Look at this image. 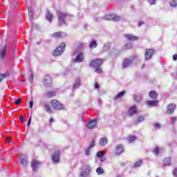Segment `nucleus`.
Masks as SVG:
<instances>
[{
	"instance_id": "obj_3",
	"label": "nucleus",
	"mask_w": 177,
	"mask_h": 177,
	"mask_svg": "<svg viewBox=\"0 0 177 177\" xmlns=\"http://www.w3.org/2000/svg\"><path fill=\"white\" fill-rule=\"evenodd\" d=\"M43 82L46 88H50V86H52L53 80H52L50 76L46 75L44 77Z\"/></svg>"
},
{
	"instance_id": "obj_14",
	"label": "nucleus",
	"mask_w": 177,
	"mask_h": 177,
	"mask_svg": "<svg viewBox=\"0 0 177 177\" xmlns=\"http://www.w3.org/2000/svg\"><path fill=\"white\" fill-rule=\"evenodd\" d=\"M54 38H64V37H67V34L64 32H56L53 35Z\"/></svg>"
},
{
	"instance_id": "obj_45",
	"label": "nucleus",
	"mask_w": 177,
	"mask_h": 177,
	"mask_svg": "<svg viewBox=\"0 0 177 177\" xmlns=\"http://www.w3.org/2000/svg\"><path fill=\"white\" fill-rule=\"evenodd\" d=\"M33 81H34V75L31 73L29 77V82H30V84H32Z\"/></svg>"
},
{
	"instance_id": "obj_44",
	"label": "nucleus",
	"mask_w": 177,
	"mask_h": 177,
	"mask_svg": "<svg viewBox=\"0 0 177 177\" xmlns=\"http://www.w3.org/2000/svg\"><path fill=\"white\" fill-rule=\"evenodd\" d=\"M142 165V160H139L135 163L134 168L136 167H140Z\"/></svg>"
},
{
	"instance_id": "obj_50",
	"label": "nucleus",
	"mask_w": 177,
	"mask_h": 177,
	"mask_svg": "<svg viewBox=\"0 0 177 177\" xmlns=\"http://www.w3.org/2000/svg\"><path fill=\"white\" fill-rule=\"evenodd\" d=\"M156 0H148V2L150 3V5H155Z\"/></svg>"
},
{
	"instance_id": "obj_33",
	"label": "nucleus",
	"mask_w": 177,
	"mask_h": 177,
	"mask_svg": "<svg viewBox=\"0 0 177 177\" xmlns=\"http://www.w3.org/2000/svg\"><path fill=\"white\" fill-rule=\"evenodd\" d=\"M113 14L105 15V16L103 17L104 20L110 21V20H113Z\"/></svg>"
},
{
	"instance_id": "obj_25",
	"label": "nucleus",
	"mask_w": 177,
	"mask_h": 177,
	"mask_svg": "<svg viewBox=\"0 0 177 177\" xmlns=\"http://www.w3.org/2000/svg\"><path fill=\"white\" fill-rule=\"evenodd\" d=\"M90 49H95V48H97V41L96 40L93 39L89 44Z\"/></svg>"
},
{
	"instance_id": "obj_1",
	"label": "nucleus",
	"mask_w": 177,
	"mask_h": 177,
	"mask_svg": "<svg viewBox=\"0 0 177 177\" xmlns=\"http://www.w3.org/2000/svg\"><path fill=\"white\" fill-rule=\"evenodd\" d=\"M68 17V14L67 12H59L58 13V23L59 26H63L66 24V19Z\"/></svg>"
},
{
	"instance_id": "obj_30",
	"label": "nucleus",
	"mask_w": 177,
	"mask_h": 177,
	"mask_svg": "<svg viewBox=\"0 0 177 177\" xmlns=\"http://www.w3.org/2000/svg\"><path fill=\"white\" fill-rule=\"evenodd\" d=\"M91 172V169H88L87 171H83L80 173V177H86L88 175H89V173Z\"/></svg>"
},
{
	"instance_id": "obj_13",
	"label": "nucleus",
	"mask_w": 177,
	"mask_h": 177,
	"mask_svg": "<svg viewBox=\"0 0 177 177\" xmlns=\"http://www.w3.org/2000/svg\"><path fill=\"white\" fill-rule=\"evenodd\" d=\"M19 157H20V159H19L20 164H21L22 165L27 166V164L28 163V162L27 161V156H24L23 153H21L19 155Z\"/></svg>"
},
{
	"instance_id": "obj_41",
	"label": "nucleus",
	"mask_w": 177,
	"mask_h": 177,
	"mask_svg": "<svg viewBox=\"0 0 177 177\" xmlns=\"http://www.w3.org/2000/svg\"><path fill=\"white\" fill-rule=\"evenodd\" d=\"M124 49H132V44L128 43L124 45Z\"/></svg>"
},
{
	"instance_id": "obj_27",
	"label": "nucleus",
	"mask_w": 177,
	"mask_h": 177,
	"mask_svg": "<svg viewBox=\"0 0 177 177\" xmlns=\"http://www.w3.org/2000/svg\"><path fill=\"white\" fill-rule=\"evenodd\" d=\"M44 108L46 109V111H47L48 114H52V108H50V105H49V103L44 102Z\"/></svg>"
},
{
	"instance_id": "obj_56",
	"label": "nucleus",
	"mask_w": 177,
	"mask_h": 177,
	"mask_svg": "<svg viewBox=\"0 0 177 177\" xmlns=\"http://www.w3.org/2000/svg\"><path fill=\"white\" fill-rule=\"evenodd\" d=\"M6 142H8V143H10V142H12V138L11 137H8L6 138Z\"/></svg>"
},
{
	"instance_id": "obj_18",
	"label": "nucleus",
	"mask_w": 177,
	"mask_h": 177,
	"mask_svg": "<svg viewBox=\"0 0 177 177\" xmlns=\"http://www.w3.org/2000/svg\"><path fill=\"white\" fill-rule=\"evenodd\" d=\"M80 86H81V79L80 77H77L75 80V83L73 84V89H78V88H80Z\"/></svg>"
},
{
	"instance_id": "obj_54",
	"label": "nucleus",
	"mask_w": 177,
	"mask_h": 177,
	"mask_svg": "<svg viewBox=\"0 0 177 177\" xmlns=\"http://www.w3.org/2000/svg\"><path fill=\"white\" fill-rule=\"evenodd\" d=\"M103 19H104L103 17H100V18L95 17V21H102V20H103Z\"/></svg>"
},
{
	"instance_id": "obj_19",
	"label": "nucleus",
	"mask_w": 177,
	"mask_h": 177,
	"mask_svg": "<svg viewBox=\"0 0 177 177\" xmlns=\"http://www.w3.org/2000/svg\"><path fill=\"white\" fill-rule=\"evenodd\" d=\"M124 37L127 38L129 41H138V37L133 35L131 34L124 35Z\"/></svg>"
},
{
	"instance_id": "obj_64",
	"label": "nucleus",
	"mask_w": 177,
	"mask_h": 177,
	"mask_svg": "<svg viewBox=\"0 0 177 177\" xmlns=\"http://www.w3.org/2000/svg\"><path fill=\"white\" fill-rule=\"evenodd\" d=\"M104 158H100V161L102 162V161H104Z\"/></svg>"
},
{
	"instance_id": "obj_35",
	"label": "nucleus",
	"mask_w": 177,
	"mask_h": 177,
	"mask_svg": "<svg viewBox=\"0 0 177 177\" xmlns=\"http://www.w3.org/2000/svg\"><path fill=\"white\" fill-rule=\"evenodd\" d=\"M7 77H9V73H6L3 74H0V82L3 80V78H6Z\"/></svg>"
},
{
	"instance_id": "obj_38",
	"label": "nucleus",
	"mask_w": 177,
	"mask_h": 177,
	"mask_svg": "<svg viewBox=\"0 0 177 177\" xmlns=\"http://www.w3.org/2000/svg\"><path fill=\"white\" fill-rule=\"evenodd\" d=\"M145 121V117L143 115L138 116L137 118L136 124H139V122H143Z\"/></svg>"
},
{
	"instance_id": "obj_8",
	"label": "nucleus",
	"mask_w": 177,
	"mask_h": 177,
	"mask_svg": "<svg viewBox=\"0 0 177 177\" xmlns=\"http://www.w3.org/2000/svg\"><path fill=\"white\" fill-rule=\"evenodd\" d=\"M52 161L54 164H58L60 162V151H56L52 156Z\"/></svg>"
},
{
	"instance_id": "obj_10",
	"label": "nucleus",
	"mask_w": 177,
	"mask_h": 177,
	"mask_svg": "<svg viewBox=\"0 0 177 177\" xmlns=\"http://www.w3.org/2000/svg\"><path fill=\"white\" fill-rule=\"evenodd\" d=\"M120 50L115 48H113L111 50L109 53V56L111 57V59H115L118 56H120Z\"/></svg>"
},
{
	"instance_id": "obj_55",
	"label": "nucleus",
	"mask_w": 177,
	"mask_h": 177,
	"mask_svg": "<svg viewBox=\"0 0 177 177\" xmlns=\"http://www.w3.org/2000/svg\"><path fill=\"white\" fill-rule=\"evenodd\" d=\"M173 175H174V176L177 177V169H175L173 171Z\"/></svg>"
},
{
	"instance_id": "obj_15",
	"label": "nucleus",
	"mask_w": 177,
	"mask_h": 177,
	"mask_svg": "<svg viewBox=\"0 0 177 177\" xmlns=\"http://www.w3.org/2000/svg\"><path fill=\"white\" fill-rule=\"evenodd\" d=\"M115 153L117 156H120L124 153V147L121 145H118L115 148Z\"/></svg>"
},
{
	"instance_id": "obj_57",
	"label": "nucleus",
	"mask_w": 177,
	"mask_h": 177,
	"mask_svg": "<svg viewBox=\"0 0 177 177\" xmlns=\"http://www.w3.org/2000/svg\"><path fill=\"white\" fill-rule=\"evenodd\" d=\"M34 106V102L32 101L29 102V107H30V109H32V106Z\"/></svg>"
},
{
	"instance_id": "obj_48",
	"label": "nucleus",
	"mask_w": 177,
	"mask_h": 177,
	"mask_svg": "<svg viewBox=\"0 0 177 177\" xmlns=\"http://www.w3.org/2000/svg\"><path fill=\"white\" fill-rule=\"evenodd\" d=\"M153 153L154 154H156V155H158L160 153L158 147L155 148V149L153 150Z\"/></svg>"
},
{
	"instance_id": "obj_34",
	"label": "nucleus",
	"mask_w": 177,
	"mask_h": 177,
	"mask_svg": "<svg viewBox=\"0 0 177 177\" xmlns=\"http://www.w3.org/2000/svg\"><path fill=\"white\" fill-rule=\"evenodd\" d=\"M32 16H33L32 9L31 8L28 7L29 20H32Z\"/></svg>"
},
{
	"instance_id": "obj_58",
	"label": "nucleus",
	"mask_w": 177,
	"mask_h": 177,
	"mask_svg": "<svg viewBox=\"0 0 177 177\" xmlns=\"http://www.w3.org/2000/svg\"><path fill=\"white\" fill-rule=\"evenodd\" d=\"M28 127H30V125H31V116L30 117L28 121V124H27Z\"/></svg>"
},
{
	"instance_id": "obj_62",
	"label": "nucleus",
	"mask_w": 177,
	"mask_h": 177,
	"mask_svg": "<svg viewBox=\"0 0 177 177\" xmlns=\"http://www.w3.org/2000/svg\"><path fill=\"white\" fill-rule=\"evenodd\" d=\"M97 102H98V104H102V99L98 98Z\"/></svg>"
},
{
	"instance_id": "obj_47",
	"label": "nucleus",
	"mask_w": 177,
	"mask_h": 177,
	"mask_svg": "<svg viewBox=\"0 0 177 177\" xmlns=\"http://www.w3.org/2000/svg\"><path fill=\"white\" fill-rule=\"evenodd\" d=\"M85 154L86 156H91V147L87 148Z\"/></svg>"
},
{
	"instance_id": "obj_21",
	"label": "nucleus",
	"mask_w": 177,
	"mask_h": 177,
	"mask_svg": "<svg viewBox=\"0 0 177 177\" xmlns=\"http://www.w3.org/2000/svg\"><path fill=\"white\" fill-rule=\"evenodd\" d=\"M149 96L151 99L156 100V99L158 97V94L155 91H151L149 93Z\"/></svg>"
},
{
	"instance_id": "obj_9",
	"label": "nucleus",
	"mask_w": 177,
	"mask_h": 177,
	"mask_svg": "<svg viewBox=\"0 0 177 177\" xmlns=\"http://www.w3.org/2000/svg\"><path fill=\"white\" fill-rule=\"evenodd\" d=\"M176 109V105L174 104H170L167 106L166 114H168V115L174 114Z\"/></svg>"
},
{
	"instance_id": "obj_42",
	"label": "nucleus",
	"mask_w": 177,
	"mask_h": 177,
	"mask_svg": "<svg viewBox=\"0 0 177 177\" xmlns=\"http://www.w3.org/2000/svg\"><path fill=\"white\" fill-rule=\"evenodd\" d=\"M15 104H17V106H19L21 103V98H18L17 100L14 102Z\"/></svg>"
},
{
	"instance_id": "obj_11",
	"label": "nucleus",
	"mask_w": 177,
	"mask_h": 177,
	"mask_svg": "<svg viewBox=\"0 0 177 177\" xmlns=\"http://www.w3.org/2000/svg\"><path fill=\"white\" fill-rule=\"evenodd\" d=\"M39 165H41V162L34 160L31 162V167L32 169V171H35V172H37L38 171V168H39Z\"/></svg>"
},
{
	"instance_id": "obj_43",
	"label": "nucleus",
	"mask_w": 177,
	"mask_h": 177,
	"mask_svg": "<svg viewBox=\"0 0 177 177\" xmlns=\"http://www.w3.org/2000/svg\"><path fill=\"white\" fill-rule=\"evenodd\" d=\"M129 143H132V142H135L136 140V136H131L129 138Z\"/></svg>"
},
{
	"instance_id": "obj_39",
	"label": "nucleus",
	"mask_w": 177,
	"mask_h": 177,
	"mask_svg": "<svg viewBox=\"0 0 177 177\" xmlns=\"http://www.w3.org/2000/svg\"><path fill=\"white\" fill-rule=\"evenodd\" d=\"M134 100H135V102H140V100H142V96L138 95H134Z\"/></svg>"
},
{
	"instance_id": "obj_36",
	"label": "nucleus",
	"mask_w": 177,
	"mask_h": 177,
	"mask_svg": "<svg viewBox=\"0 0 177 177\" xmlns=\"http://www.w3.org/2000/svg\"><path fill=\"white\" fill-rule=\"evenodd\" d=\"M170 6L171 8H176L177 6V0H171L169 3Z\"/></svg>"
},
{
	"instance_id": "obj_61",
	"label": "nucleus",
	"mask_w": 177,
	"mask_h": 177,
	"mask_svg": "<svg viewBox=\"0 0 177 177\" xmlns=\"http://www.w3.org/2000/svg\"><path fill=\"white\" fill-rule=\"evenodd\" d=\"M143 24H145V22H143V21H140V22L138 23V27H140L141 26H143Z\"/></svg>"
},
{
	"instance_id": "obj_52",
	"label": "nucleus",
	"mask_w": 177,
	"mask_h": 177,
	"mask_svg": "<svg viewBox=\"0 0 177 177\" xmlns=\"http://www.w3.org/2000/svg\"><path fill=\"white\" fill-rule=\"evenodd\" d=\"M154 127H155V128H158V129H160V128H161V125H160L159 123H156V124H154Z\"/></svg>"
},
{
	"instance_id": "obj_40",
	"label": "nucleus",
	"mask_w": 177,
	"mask_h": 177,
	"mask_svg": "<svg viewBox=\"0 0 177 177\" xmlns=\"http://www.w3.org/2000/svg\"><path fill=\"white\" fill-rule=\"evenodd\" d=\"M103 156H104V153H103V151H99L97 153V157L98 158H102V157H103Z\"/></svg>"
},
{
	"instance_id": "obj_26",
	"label": "nucleus",
	"mask_w": 177,
	"mask_h": 177,
	"mask_svg": "<svg viewBox=\"0 0 177 177\" xmlns=\"http://www.w3.org/2000/svg\"><path fill=\"white\" fill-rule=\"evenodd\" d=\"M134 114H136V106H133L129 110V115L131 117V116L133 115Z\"/></svg>"
},
{
	"instance_id": "obj_37",
	"label": "nucleus",
	"mask_w": 177,
	"mask_h": 177,
	"mask_svg": "<svg viewBox=\"0 0 177 177\" xmlns=\"http://www.w3.org/2000/svg\"><path fill=\"white\" fill-rule=\"evenodd\" d=\"M96 172L98 175H102V174H104V170H103V168L102 167H98L96 169Z\"/></svg>"
},
{
	"instance_id": "obj_29",
	"label": "nucleus",
	"mask_w": 177,
	"mask_h": 177,
	"mask_svg": "<svg viewBox=\"0 0 177 177\" xmlns=\"http://www.w3.org/2000/svg\"><path fill=\"white\" fill-rule=\"evenodd\" d=\"M46 17L48 21H49L50 23H52V19H53V15H52V13L48 11L46 14Z\"/></svg>"
},
{
	"instance_id": "obj_49",
	"label": "nucleus",
	"mask_w": 177,
	"mask_h": 177,
	"mask_svg": "<svg viewBox=\"0 0 177 177\" xmlns=\"http://www.w3.org/2000/svg\"><path fill=\"white\" fill-rule=\"evenodd\" d=\"M88 147H90V149H92V147H95V141H91Z\"/></svg>"
},
{
	"instance_id": "obj_6",
	"label": "nucleus",
	"mask_w": 177,
	"mask_h": 177,
	"mask_svg": "<svg viewBox=\"0 0 177 177\" xmlns=\"http://www.w3.org/2000/svg\"><path fill=\"white\" fill-rule=\"evenodd\" d=\"M154 53H155L154 49H151V48L147 49L145 50V60L147 61V60L151 59L153 58V56H154Z\"/></svg>"
},
{
	"instance_id": "obj_31",
	"label": "nucleus",
	"mask_w": 177,
	"mask_h": 177,
	"mask_svg": "<svg viewBox=\"0 0 177 177\" xmlns=\"http://www.w3.org/2000/svg\"><path fill=\"white\" fill-rule=\"evenodd\" d=\"M164 162V167H166V165H171V158H165L163 160Z\"/></svg>"
},
{
	"instance_id": "obj_12",
	"label": "nucleus",
	"mask_w": 177,
	"mask_h": 177,
	"mask_svg": "<svg viewBox=\"0 0 177 177\" xmlns=\"http://www.w3.org/2000/svg\"><path fill=\"white\" fill-rule=\"evenodd\" d=\"M97 124V120L96 119H93L90 120L87 123L86 128H88V129H93Z\"/></svg>"
},
{
	"instance_id": "obj_23",
	"label": "nucleus",
	"mask_w": 177,
	"mask_h": 177,
	"mask_svg": "<svg viewBox=\"0 0 177 177\" xmlns=\"http://www.w3.org/2000/svg\"><path fill=\"white\" fill-rule=\"evenodd\" d=\"M125 95V91H122L118 93L114 97L113 100L116 101L118 99H121V97H124Z\"/></svg>"
},
{
	"instance_id": "obj_4",
	"label": "nucleus",
	"mask_w": 177,
	"mask_h": 177,
	"mask_svg": "<svg viewBox=\"0 0 177 177\" xmlns=\"http://www.w3.org/2000/svg\"><path fill=\"white\" fill-rule=\"evenodd\" d=\"M102 64H103V59H96L91 62L90 66L93 67V68H99V67L102 66Z\"/></svg>"
},
{
	"instance_id": "obj_32",
	"label": "nucleus",
	"mask_w": 177,
	"mask_h": 177,
	"mask_svg": "<svg viewBox=\"0 0 177 177\" xmlns=\"http://www.w3.org/2000/svg\"><path fill=\"white\" fill-rule=\"evenodd\" d=\"M121 20H122V17H121V16L113 14V21H121Z\"/></svg>"
},
{
	"instance_id": "obj_46",
	"label": "nucleus",
	"mask_w": 177,
	"mask_h": 177,
	"mask_svg": "<svg viewBox=\"0 0 177 177\" xmlns=\"http://www.w3.org/2000/svg\"><path fill=\"white\" fill-rule=\"evenodd\" d=\"M95 73H97L98 74H100L101 73H103V71L102 70V68H100V67L99 68H95Z\"/></svg>"
},
{
	"instance_id": "obj_20",
	"label": "nucleus",
	"mask_w": 177,
	"mask_h": 177,
	"mask_svg": "<svg viewBox=\"0 0 177 177\" xmlns=\"http://www.w3.org/2000/svg\"><path fill=\"white\" fill-rule=\"evenodd\" d=\"M57 92L55 91H48L45 93L44 96L46 99H49L50 97H53V96H56Z\"/></svg>"
},
{
	"instance_id": "obj_24",
	"label": "nucleus",
	"mask_w": 177,
	"mask_h": 177,
	"mask_svg": "<svg viewBox=\"0 0 177 177\" xmlns=\"http://www.w3.org/2000/svg\"><path fill=\"white\" fill-rule=\"evenodd\" d=\"M108 142H109V141L107 140V138H102L100 140L99 144L100 145V146H102V147H103L107 145Z\"/></svg>"
},
{
	"instance_id": "obj_2",
	"label": "nucleus",
	"mask_w": 177,
	"mask_h": 177,
	"mask_svg": "<svg viewBox=\"0 0 177 177\" xmlns=\"http://www.w3.org/2000/svg\"><path fill=\"white\" fill-rule=\"evenodd\" d=\"M65 49L66 43L62 42L61 45L55 50L53 53L54 56H60V55L64 52Z\"/></svg>"
},
{
	"instance_id": "obj_17",
	"label": "nucleus",
	"mask_w": 177,
	"mask_h": 177,
	"mask_svg": "<svg viewBox=\"0 0 177 177\" xmlns=\"http://www.w3.org/2000/svg\"><path fill=\"white\" fill-rule=\"evenodd\" d=\"M6 45H4L1 49H0V59H4L5 55H6Z\"/></svg>"
},
{
	"instance_id": "obj_7",
	"label": "nucleus",
	"mask_w": 177,
	"mask_h": 177,
	"mask_svg": "<svg viewBox=\"0 0 177 177\" xmlns=\"http://www.w3.org/2000/svg\"><path fill=\"white\" fill-rule=\"evenodd\" d=\"M134 59H136V57H131L130 58H127L124 60L122 66L123 68H127V67H129L131 64H132V62H133Z\"/></svg>"
},
{
	"instance_id": "obj_63",
	"label": "nucleus",
	"mask_w": 177,
	"mask_h": 177,
	"mask_svg": "<svg viewBox=\"0 0 177 177\" xmlns=\"http://www.w3.org/2000/svg\"><path fill=\"white\" fill-rule=\"evenodd\" d=\"M21 122H24V117L21 116Z\"/></svg>"
},
{
	"instance_id": "obj_5",
	"label": "nucleus",
	"mask_w": 177,
	"mask_h": 177,
	"mask_svg": "<svg viewBox=\"0 0 177 177\" xmlns=\"http://www.w3.org/2000/svg\"><path fill=\"white\" fill-rule=\"evenodd\" d=\"M51 106L54 110H63V104L56 100L51 101Z\"/></svg>"
},
{
	"instance_id": "obj_22",
	"label": "nucleus",
	"mask_w": 177,
	"mask_h": 177,
	"mask_svg": "<svg viewBox=\"0 0 177 177\" xmlns=\"http://www.w3.org/2000/svg\"><path fill=\"white\" fill-rule=\"evenodd\" d=\"M111 47V44H110V43H105L104 44L103 48H102V53H104L107 52L108 50H110Z\"/></svg>"
},
{
	"instance_id": "obj_60",
	"label": "nucleus",
	"mask_w": 177,
	"mask_h": 177,
	"mask_svg": "<svg viewBox=\"0 0 177 177\" xmlns=\"http://www.w3.org/2000/svg\"><path fill=\"white\" fill-rule=\"evenodd\" d=\"M173 60H174V61L177 60V55L176 54H174L173 55Z\"/></svg>"
},
{
	"instance_id": "obj_53",
	"label": "nucleus",
	"mask_w": 177,
	"mask_h": 177,
	"mask_svg": "<svg viewBox=\"0 0 177 177\" xmlns=\"http://www.w3.org/2000/svg\"><path fill=\"white\" fill-rule=\"evenodd\" d=\"M176 122V118H171V124H175Z\"/></svg>"
},
{
	"instance_id": "obj_16",
	"label": "nucleus",
	"mask_w": 177,
	"mask_h": 177,
	"mask_svg": "<svg viewBox=\"0 0 177 177\" xmlns=\"http://www.w3.org/2000/svg\"><path fill=\"white\" fill-rule=\"evenodd\" d=\"M84 62V54L80 53L79 55H77L76 58L75 59V63H81Z\"/></svg>"
},
{
	"instance_id": "obj_59",
	"label": "nucleus",
	"mask_w": 177,
	"mask_h": 177,
	"mask_svg": "<svg viewBox=\"0 0 177 177\" xmlns=\"http://www.w3.org/2000/svg\"><path fill=\"white\" fill-rule=\"evenodd\" d=\"M99 88H100L99 84L95 83V89H99Z\"/></svg>"
},
{
	"instance_id": "obj_28",
	"label": "nucleus",
	"mask_w": 177,
	"mask_h": 177,
	"mask_svg": "<svg viewBox=\"0 0 177 177\" xmlns=\"http://www.w3.org/2000/svg\"><path fill=\"white\" fill-rule=\"evenodd\" d=\"M148 106H151V107H154L158 104V100H149L147 101Z\"/></svg>"
},
{
	"instance_id": "obj_51",
	"label": "nucleus",
	"mask_w": 177,
	"mask_h": 177,
	"mask_svg": "<svg viewBox=\"0 0 177 177\" xmlns=\"http://www.w3.org/2000/svg\"><path fill=\"white\" fill-rule=\"evenodd\" d=\"M78 49H82L84 48V44L80 43L77 46Z\"/></svg>"
}]
</instances>
